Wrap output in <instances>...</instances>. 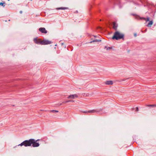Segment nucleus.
I'll list each match as a JSON object with an SVG mask.
<instances>
[{"instance_id": "f257e3e1", "label": "nucleus", "mask_w": 156, "mask_h": 156, "mask_svg": "<svg viewBox=\"0 0 156 156\" xmlns=\"http://www.w3.org/2000/svg\"><path fill=\"white\" fill-rule=\"evenodd\" d=\"M38 140H35L34 139H30L29 140H26L22 142L21 144H19L18 146H22L23 145L27 147L30 146L32 144V146L34 147H38L39 146L40 144L37 142Z\"/></svg>"}, {"instance_id": "f03ea898", "label": "nucleus", "mask_w": 156, "mask_h": 156, "mask_svg": "<svg viewBox=\"0 0 156 156\" xmlns=\"http://www.w3.org/2000/svg\"><path fill=\"white\" fill-rule=\"evenodd\" d=\"M124 35L121 32L116 31L115 32L114 35L112 37L113 39L119 40L120 39H123Z\"/></svg>"}, {"instance_id": "7ed1b4c3", "label": "nucleus", "mask_w": 156, "mask_h": 156, "mask_svg": "<svg viewBox=\"0 0 156 156\" xmlns=\"http://www.w3.org/2000/svg\"><path fill=\"white\" fill-rule=\"evenodd\" d=\"M34 43L38 44H42V41L40 39H37V38H34Z\"/></svg>"}, {"instance_id": "20e7f679", "label": "nucleus", "mask_w": 156, "mask_h": 156, "mask_svg": "<svg viewBox=\"0 0 156 156\" xmlns=\"http://www.w3.org/2000/svg\"><path fill=\"white\" fill-rule=\"evenodd\" d=\"M42 45L49 44H51V41L47 40H44L42 41Z\"/></svg>"}, {"instance_id": "39448f33", "label": "nucleus", "mask_w": 156, "mask_h": 156, "mask_svg": "<svg viewBox=\"0 0 156 156\" xmlns=\"http://www.w3.org/2000/svg\"><path fill=\"white\" fill-rule=\"evenodd\" d=\"M39 30L42 33L46 34L47 33V31L44 27H41L39 28Z\"/></svg>"}, {"instance_id": "423d86ee", "label": "nucleus", "mask_w": 156, "mask_h": 156, "mask_svg": "<svg viewBox=\"0 0 156 156\" xmlns=\"http://www.w3.org/2000/svg\"><path fill=\"white\" fill-rule=\"evenodd\" d=\"M78 97V96L76 94H72L69 95L68 98H72L73 99H74L75 98H77Z\"/></svg>"}, {"instance_id": "0eeeda50", "label": "nucleus", "mask_w": 156, "mask_h": 156, "mask_svg": "<svg viewBox=\"0 0 156 156\" xmlns=\"http://www.w3.org/2000/svg\"><path fill=\"white\" fill-rule=\"evenodd\" d=\"M83 112L86 113H94L96 112V110H92L86 111L82 112Z\"/></svg>"}, {"instance_id": "6e6552de", "label": "nucleus", "mask_w": 156, "mask_h": 156, "mask_svg": "<svg viewBox=\"0 0 156 156\" xmlns=\"http://www.w3.org/2000/svg\"><path fill=\"white\" fill-rule=\"evenodd\" d=\"M113 28L115 30H117V24H116V23L115 22H114L113 23Z\"/></svg>"}, {"instance_id": "1a4fd4ad", "label": "nucleus", "mask_w": 156, "mask_h": 156, "mask_svg": "<svg viewBox=\"0 0 156 156\" xmlns=\"http://www.w3.org/2000/svg\"><path fill=\"white\" fill-rule=\"evenodd\" d=\"M113 81L112 80L107 81L105 83V84H106L108 85H112L113 84Z\"/></svg>"}, {"instance_id": "9d476101", "label": "nucleus", "mask_w": 156, "mask_h": 156, "mask_svg": "<svg viewBox=\"0 0 156 156\" xmlns=\"http://www.w3.org/2000/svg\"><path fill=\"white\" fill-rule=\"evenodd\" d=\"M153 24V22L152 20L150 21L148 23L147 26L151 27Z\"/></svg>"}, {"instance_id": "9b49d317", "label": "nucleus", "mask_w": 156, "mask_h": 156, "mask_svg": "<svg viewBox=\"0 0 156 156\" xmlns=\"http://www.w3.org/2000/svg\"><path fill=\"white\" fill-rule=\"evenodd\" d=\"M68 9V8H66V7H61V8H57V9Z\"/></svg>"}, {"instance_id": "f8f14e48", "label": "nucleus", "mask_w": 156, "mask_h": 156, "mask_svg": "<svg viewBox=\"0 0 156 156\" xmlns=\"http://www.w3.org/2000/svg\"><path fill=\"white\" fill-rule=\"evenodd\" d=\"M101 41V40H100V39L97 40V39H96V40H94L91 41L90 43H92V42H100V41Z\"/></svg>"}, {"instance_id": "ddd939ff", "label": "nucleus", "mask_w": 156, "mask_h": 156, "mask_svg": "<svg viewBox=\"0 0 156 156\" xmlns=\"http://www.w3.org/2000/svg\"><path fill=\"white\" fill-rule=\"evenodd\" d=\"M3 6V7H4L5 6V3L3 2H0V6Z\"/></svg>"}, {"instance_id": "4468645a", "label": "nucleus", "mask_w": 156, "mask_h": 156, "mask_svg": "<svg viewBox=\"0 0 156 156\" xmlns=\"http://www.w3.org/2000/svg\"><path fill=\"white\" fill-rule=\"evenodd\" d=\"M105 48H107L106 49L107 50H110V49H111L112 48V47H107L106 46L105 47Z\"/></svg>"}, {"instance_id": "2eb2a0df", "label": "nucleus", "mask_w": 156, "mask_h": 156, "mask_svg": "<svg viewBox=\"0 0 156 156\" xmlns=\"http://www.w3.org/2000/svg\"><path fill=\"white\" fill-rule=\"evenodd\" d=\"M51 112H52L55 113V112H58V111L57 110H52L50 111Z\"/></svg>"}, {"instance_id": "dca6fc26", "label": "nucleus", "mask_w": 156, "mask_h": 156, "mask_svg": "<svg viewBox=\"0 0 156 156\" xmlns=\"http://www.w3.org/2000/svg\"><path fill=\"white\" fill-rule=\"evenodd\" d=\"M150 18L149 17H147V18H146V22L147 21H150Z\"/></svg>"}, {"instance_id": "f3484780", "label": "nucleus", "mask_w": 156, "mask_h": 156, "mask_svg": "<svg viewBox=\"0 0 156 156\" xmlns=\"http://www.w3.org/2000/svg\"><path fill=\"white\" fill-rule=\"evenodd\" d=\"M149 106L154 107L156 106V105H148Z\"/></svg>"}, {"instance_id": "a211bd4d", "label": "nucleus", "mask_w": 156, "mask_h": 156, "mask_svg": "<svg viewBox=\"0 0 156 156\" xmlns=\"http://www.w3.org/2000/svg\"><path fill=\"white\" fill-rule=\"evenodd\" d=\"M139 111V109L138 107H137L136 108V111L138 112Z\"/></svg>"}, {"instance_id": "6ab92c4d", "label": "nucleus", "mask_w": 156, "mask_h": 156, "mask_svg": "<svg viewBox=\"0 0 156 156\" xmlns=\"http://www.w3.org/2000/svg\"><path fill=\"white\" fill-rule=\"evenodd\" d=\"M146 18H144V17H143V18H140V19L142 20V19H143L144 20H146Z\"/></svg>"}, {"instance_id": "aec40b11", "label": "nucleus", "mask_w": 156, "mask_h": 156, "mask_svg": "<svg viewBox=\"0 0 156 156\" xmlns=\"http://www.w3.org/2000/svg\"><path fill=\"white\" fill-rule=\"evenodd\" d=\"M134 37H136L137 36V34L136 33H134Z\"/></svg>"}, {"instance_id": "412c9836", "label": "nucleus", "mask_w": 156, "mask_h": 156, "mask_svg": "<svg viewBox=\"0 0 156 156\" xmlns=\"http://www.w3.org/2000/svg\"><path fill=\"white\" fill-rule=\"evenodd\" d=\"M20 14H22V11H20Z\"/></svg>"}, {"instance_id": "4be33fe9", "label": "nucleus", "mask_w": 156, "mask_h": 156, "mask_svg": "<svg viewBox=\"0 0 156 156\" xmlns=\"http://www.w3.org/2000/svg\"><path fill=\"white\" fill-rule=\"evenodd\" d=\"M61 45H62H62H64V44L63 43H61Z\"/></svg>"}, {"instance_id": "5701e85b", "label": "nucleus", "mask_w": 156, "mask_h": 156, "mask_svg": "<svg viewBox=\"0 0 156 156\" xmlns=\"http://www.w3.org/2000/svg\"><path fill=\"white\" fill-rule=\"evenodd\" d=\"M70 101H66V102H68Z\"/></svg>"}, {"instance_id": "b1692460", "label": "nucleus", "mask_w": 156, "mask_h": 156, "mask_svg": "<svg viewBox=\"0 0 156 156\" xmlns=\"http://www.w3.org/2000/svg\"><path fill=\"white\" fill-rule=\"evenodd\" d=\"M72 101V102H74V101Z\"/></svg>"}, {"instance_id": "393cba45", "label": "nucleus", "mask_w": 156, "mask_h": 156, "mask_svg": "<svg viewBox=\"0 0 156 156\" xmlns=\"http://www.w3.org/2000/svg\"><path fill=\"white\" fill-rule=\"evenodd\" d=\"M66 47V46H65V48Z\"/></svg>"}, {"instance_id": "a878e982", "label": "nucleus", "mask_w": 156, "mask_h": 156, "mask_svg": "<svg viewBox=\"0 0 156 156\" xmlns=\"http://www.w3.org/2000/svg\"><path fill=\"white\" fill-rule=\"evenodd\" d=\"M8 0V1H9V0Z\"/></svg>"}]
</instances>
